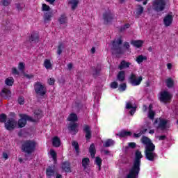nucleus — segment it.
Segmentation results:
<instances>
[{"label":"nucleus","instance_id":"obj_49","mask_svg":"<svg viewBox=\"0 0 178 178\" xmlns=\"http://www.w3.org/2000/svg\"><path fill=\"white\" fill-rule=\"evenodd\" d=\"M17 101L19 105H24V97H19Z\"/></svg>","mask_w":178,"mask_h":178},{"label":"nucleus","instance_id":"obj_26","mask_svg":"<svg viewBox=\"0 0 178 178\" xmlns=\"http://www.w3.org/2000/svg\"><path fill=\"white\" fill-rule=\"evenodd\" d=\"M89 152H90V156L92 158H95L96 150H95V145H94V143H92L90 145V148H89Z\"/></svg>","mask_w":178,"mask_h":178},{"label":"nucleus","instance_id":"obj_7","mask_svg":"<svg viewBox=\"0 0 178 178\" xmlns=\"http://www.w3.org/2000/svg\"><path fill=\"white\" fill-rule=\"evenodd\" d=\"M17 126V120L13 118H8L7 121L4 123V127L8 131H12L16 129Z\"/></svg>","mask_w":178,"mask_h":178},{"label":"nucleus","instance_id":"obj_57","mask_svg":"<svg viewBox=\"0 0 178 178\" xmlns=\"http://www.w3.org/2000/svg\"><path fill=\"white\" fill-rule=\"evenodd\" d=\"M24 77H26V79H33L34 77V75L33 74H25Z\"/></svg>","mask_w":178,"mask_h":178},{"label":"nucleus","instance_id":"obj_21","mask_svg":"<svg viewBox=\"0 0 178 178\" xmlns=\"http://www.w3.org/2000/svg\"><path fill=\"white\" fill-rule=\"evenodd\" d=\"M38 40L40 38L38 37V34L35 33H32L31 37L29 38L30 42H38Z\"/></svg>","mask_w":178,"mask_h":178},{"label":"nucleus","instance_id":"obj_32","mask_svg":"<svg viewBox=\"0 0 178 178\" xmlns=\"http://www.w3.org/2000/svg\"><path fill=\"white\" fill-rule=\"evenodd\" d=\"M52 16H54V14L52 13V12L45 13L44 17V22H50L51 17H52Z\"/></svg>","mask_w":178,"mask_h":178},{"label":"nucleus","instance_id":"obj_42","mask_svg":"<svg viewBox=\"0 0 178 178\" xmlns=\"http://www.w3.org/2000/svg\"><path fill=\"white\" fill-rule=\"evenodd\" d=\"M95 163L97 165L99 168V170H101V165L102 164V159L101 158L97 156L95 158Z\"/></svg>","mask_w":178,"mask_h":178},{"label":"nucleus","instance_id":"obj_16","mask_svg":"<svg viewBox=\"0 0 178 178\" xmlns=\"http://www.w3.org/2000/svg\"><path fill=\"white\" fill-rule=\"evenodd\" d=\"M130 65H131V63L130 62H127L126 60H122L120 62V63L118 66V69L120 70H123V69H128V67H130Z\"/></svg>","mask_w":178,"mask_h":178},{"label":"nucleus","instance_id":"obj_55","mask_svg":"<svg viewBox=\"0 0 178 178\" xmlns=\"http://www.w3.org/2000/svg\"><path fill=\"white\" fill-rule=\"evenodd\" d=\"M118 83L117 82H113V83H111V87L112 88H118Z\"/></svg>","mask_w":178,"mask_h":178},{"label":"nucleus","instance_id":"obj_8","mask_svg":"<svg viewBox=\"0 0 178 178\" xmlns=\"http://www.w3.org/2000/svg\"><path fill=\"white\" fill-rule=\"evenodd\" d=\"M159 99L163 104H169L172 101V95L166 90L161 91L159 93Z\"/></svg>","mask_w":178,"mask_h":178},{"label":"nucleus","instance_id":"obj_62","mask_svg":"<svg viewBox=\"0 0 178 178\" xmlns=\"http://www.w3.org/2000/svg\"><path fill=\"white\" fill-rule=\"evenodd\" d=\"M124 47L127 49H129V48H130V44H129V42H125L124 44Z\"/></svg>","mask_w":178,"mask_h":178},{"label":"nucleus","instance_id":"obj_30","mask_svg":"<svg viewBox=\"0 0 178 178\" xmlns=\"http://www.w3.org/2000/svg\"><path fill=\"white\" fill-rule=\"evenodd\" d=\"M65 48V45L63 43L60 42L57 47V55H62V52H63V49Z\"/></svg>","mask_w":178,"mask_h":178},{"label":"nucleus","instance_id":"obj_59","mask_svg":"<svg viewBox=\"0 0 178 178\" xmlns=\"http://www.w3.org/2000/svg\"><path fill=\"white\" fill-rule=\"evenodd\" d=\"M49 84L50 86H52V85L55 84V80L52 78H50L49 80Z\"/></svg>","mask_w":178,"mask_h":178},{"label":"nucleus","instance_id":"obj_46","mask_svg":"<svg viewBox=\"0 0 178 178\" xmlns=\"http://www.w3.org/2000/svg\"><path fill=\"white\" fill-rule=\"evenodd\" d=\"M42 12H49L51 10V7L45 3H43L42 6Z\"/></svg>","mask_w":178,"mask_h":178},{"label":"nucleus","instance_id":"obj_61","mask_svg":"<svg viewBox=\"0 0 178 178\" xmlns=\"http://www.w3.org/2000/svg\"><path fill=\"white\" fill-rule=\"evenodd\" d=\"M3 158H4V159H8V158H9V156L8 155V153L3 152Z\"/></svg>","mask_w":178,"mask_h":178},{"label":"nucleus","instance_id":"obj_53","mask_svg":"<svg viewBox=\"0 0 178 178\" xmlns=\"http://www.w3.org/2000/svg\"><path fill=\"white\" fill-rule=\"evenodd\" d=\"M12 73H13V74H16V75L19 74V71H17V69H16V67L12 68Z\"/></svg>","mask_w":178,"mask_h":178},{"label":"nucleus","instance_id":"obj_33","mask_svg":"<svg viewBox=\"0 0 178 178\" xmlns=\"http://www.w3.org/2000/svg\"><path fill=\"white\" fill-rule=\"evenodd\" d=\"M165 83L168 88H172V87H173L175 84V81H173V79H172V78H168V79H166Z\"/></svg>","mask_w":178,"mask_h":178},{"label":"nucleus","instance_id":"obj_58","mask_svg":"<svg viewBox=\"0 0 178 178\" xmlns=\"http://www.w3.org/2000/svg\"><path fill=\"white\" fill-rule=\"evenodd\" d=\"M143 134H141V132L140 131V133L138 134H134V137L135 138H139V137H141Z\"/></svg>","mask_w":178,"mask_h":178},{"label":"nucleus","instance_id":"obj_10","mask_svg":"<svg viewBox=\"0 0 178 178\" xmlns=\"http://www.w3.org/2000/svg\"><path fill=\"white\" fill-rule=\"evenodd\" d=\"M129 81L132 86H140L141 81H143V76H140L139 77H137V75L131 74L129 78Z\"/></svg>","mask_w":178,"mask_h":178},{"label":"nucleus","instance_id":"obj_1","mask_svg":"<svg viewBox=\"0 0 178 178\" xmlns=\"http://www.w3.org/2000/svg\"><path fill=\"white\" fill-rule=\"evenodd\" d=\"M141 158H143L141 152L137 150L135 153L134 165L129 170V173L127 175V178H136L138 176V174L140 173V166L141 165Z\"/></svg>","mask_w":178,"mask_h":178},{"label":"nucleus","instance_id":"obj_41","mask_svg":"<svg viewBox=\"0 0 178 178\" xmlns=\"http://www.w3.org/2000/svg\"><path fill=\"white\" fill-rule=\"evenodd\" d=\"M72 147H74L76 154H79V149H80V147L79 146V143H77L76 141H73Z\"/></svg>","mask_w":178,"mask_h":178},{"label":"nucleus","instance_id":"obj_13","mask_svg":"<svg viewBox=\"0 0 178 178\" xmlns=\"http://www.w3.org/2000/svg\"><path fill=\"white\" fill-rule=\"evenodd\" d=\"M0 95L4 99H9L10 97H12V92L10 90H9V89L3 88L1 90V92H0Z\"/></svg>","mask_w":178,"mask_h":178},{"label":"nucleus","instance_id":"obj_48","mask_svg":"<svg viewBox=\"0 0 178 178\" xmlns=\"http://www.w3.org/2000/svg\"><path fill=\"white\" fill-rule=\"evenodd\" d=\"M99 72H101V67L94 68L93 76H98L99 74Z\"/></svg>","mask_w":178,"mask_h":178},{"label":"nucleus","instance_id":"obj_15","mask_svg":"<svg viewBox=\"0 0 178 178\" xmlns=\"http://www.w3.org/2000/svg\"><path fill=\"white\" fill-rule=\"evenodd\" d=\"M168 124V120L160 118L159 126L157 127V129H161V130H165L166 129V125Z\"/></svg>","mask_w":178,"mask_h":178},{"label":"nucleus","instance_id":"obj_5","mask_svg":"<svg viewBox=\"0 0 178 178\" xmlns=\"http://www.w3.org/2000/svg\"><path fill=\"white\" fill-rule=\"evenodd\" d=\"M166 6V0H154L153 2V9L156 12H162L165 10Z\"/></svg>","mask_w":178,"mask_h":178},{"label":"nucleus","instance_id":"obj_50","mask_svg":"<svg viewBox=\"0 0 178 178\" xmlns=\"http://www.w3.org/2000/svg\"><path fill=\"white\" fill-rule=\"evenodd\" d=\"M25 65L24 63H19L18 65L19 70H24Z\"/></svg>","mask_w":178,"mask_h":178},{"label":"nucleus","instance_id":"obj_36","mask_svg":"<svg viewBox=\"0 0 178 178\" xmlns=\"http://www.w3.org/2000/svg\"><path fill=\"white\" fill-rule=\"evenodd\" d=\"M144 12V7H143L141 5H138V8H136V15L138 16H141Z\"/></svg>","mask_w":178,"mask_h":178},{"label":"nucleus","instance_id":"obj_19","mask_svg":"<svg viewBox=\"0 0 178 178\" xmlns=\"http://www.w3.org/2000/svg\"><path fill=\"white\" fill-rule=\"evenodd\" d=\"M126 79V74L124 71H120L117 75V80L120 81V83H123Z\"/></svg>","mask_w":178,"mask_h":178},{"label":"nucleus","instance_id":"obj_22","mask_svg":"<svg viewBox=\"0 0 178 178\" xmlns=\"http://www.w3.org/2000/svg\"><path fill=\"white\" fill-rule=\"evenodd\" d=\"M34 116L35 119H33V120H35V122H38V120H40V119L42 118L41 110H35L34 111Z\"/></svg>","mask_w":178,"mask_h":178},{"label":"nucleus","instance_id":"obj_45","mask_svg":"<svg viewBox=\"0 0 178 178\" xmlns=\"http://www.w3.org/2000/svg\"><path fill=\"white\" fill-rule=\"evenodd\" d=\"M0 3L3 6H9V4L12 3V0H1Z\"/></svg>","mask_w":178,"mask_h":178},{"label":"nucleus","instance_id":"obj_12","mask_svg":"<svg viewBox=\"0 0 178 178\" xmlns=\"http://www.w3.org/2000/svg\"><path fill=\"white\" fill-rule=\"evenodd\" d=\"M103 19L106 24L113 20V14L111 11H106L103 14Z\"/></svg>","mask_w":178,"mask_h":178},{"label":"nucleus","instance_id":"obj_64","mask_svg":"<svg viewBox=\"0 0 178 178\" xmlns=\"http://www.w3.org/2000/svg\"><path fill=\"white\" fill-rule=\"evenodd\" d=\"M9 116H10V118H12L13 119V118H15V116H16V114L15 113H10L9 114Z\"/></svg>","mask_w":178,"mask_h":178},{"label":"nucleus","instance_id":"obj_23","mask_svg":"<svg viewBox=\"0 0 178 178\" xmlns=\"http://www.w3.org/2000/svg\"><path fill=\"white\" fill-rule=\"evenodd\" d=\"M62 170H65L66 172H70V163L65 161L62 165Z\"/></svg>","mask_w":178,"mask_h":178},{"label":"nucleus","instance_id":"obj_35","mask_svg":"<svg viewBox=\"0 0 178 178\" xmlns=\"http://www.w3.org/2000/svg\"><path fill=\"white\" fill-rule=\"evenodd\" d=\"M131 44L134 47H136V48H140L143 46V41L141 40H134L131 42Z\"/></svg>","mask_w":178,"mask_h":178},{"label":"nucleus","instance_id":"obj_25","mask_svg":"<svg viewBox=\"0 0 178 178\" xmlns=\"http://www.w3.org/2000/svg\"><path fill=\"white\" fill-rule=\"evenodd\" d=\"M58 22L60 24H67V17L66 15L63 14L60 15V17L58 18Z\"/></svg>","mask_w":178,"mask_h":178},{"label":"nucleus","instance_id":"obj_56","mask_svg":"<svg viewBox=\"0 0 178 178\" xmlns=\"http://www.w3.org/2000/svg\"><path fill=\"white\" fill-rule=\"evenodd\" d=\"M15 6L17 10H22V4L17 3H15Z\"/></svg>","mask_w":178,"mask_h":178},{"label":"nucleus","instance_id":"obj_37","mask_svg":"<svg viewBox=\"0 0 178 178\" xmlns=\"http://www.w3.org/2000/svg\"><path fill=\"white\" fill-rule=\"evenodd\" d=\"M90 163V159L88 158H83L82 159V166L83 169H87V165Z\"/></svg>","mask_w":178,"mask_h":178},{"label":"nucleus","instance_id":"obj_3","mask_svg":"<svg viewBox=\"0 0 178 178\" xmlns=\"http://www.w3.org/2000/svg\"><path fill=\"white\" fill-rule=\"evenodd\" d=\"M122 42L123 41L120 38L113 41V54H114L115 55H122L124 54V51H123L122 49V47H120Z\"/></svg>","mask_w":178,"mask_h":178},{"label":"nucleus","instance_id":"obj_47","mask_svg":"<svg viewBox=\"0 0 178 178\" xmlns=\"http://www.w3.org/2000/svg\"><path fill=\"white\" fill-rule=\"evenodd\" d=\"M50 155L52 157L53 161H54V162H56V152H55V150L54 149H51Z\"/></svg>","mask_w":178,"mask_h":178},{"label":"nucleus","instance_id":"obj_43","mask_svg":"<svg viewBox=\"0 0 178 178\" xmlns=\"http://www.w3.org/2000/svg\"><path fill=\"white\" fill-rule=\"evenodd\" d=\"M8 119V116L5 113H2L0 115V122L1 123H6V120Z\"/></svg>","mask_w":178,"mask_h":178},{"label":"nucleus","instance_id":"obj_31","mask_svg":"<svg viewBox=\"0 0 178 178\" xmlns=\"http://www.w3.org/2000/svg\"><path fill=\"white\" fill-rule=\"evenodd\" d=\"M116 136H118V137H127L129 136H131V132L130 131H122L119 134H117Z\"/></svg>","mask_w":178,"mask_h":178},{"label":"nucleus","instance_id":"obj_38","mask_svg":"<svg viewBox=\"0 0 178 178\" xmlns=\"http://www.w3.org/2000/svg\"><path fill=\"white\" fill-rule=\"evenodd\" d=\"M144 60H147V56L140 55L136 58V62L139 64L143 63V62H144Z\"/></svg>","mask_w":178,"mask_h":178},{"label":"nucleus","instance_id":"obj_17","mask_svg":"<svg viewBox=\"0 0 178 178\" xmlns=\"http://www.w3.org/2000/svg\"><path fill=\"white\" fill-rule=\"evenodd\" d=\"M79 127V124L77 122H74L72 124H70V126L68 127L70 131H72L74 134H76L79 130L77 128Z\"/></svg>","mask_w":178,"mask_h":178},{"label":"nucleus","instance_id":"obj_2","mask_svg":"<svg viewBox=\"0 0 178 178\" xmlns=\"http://www.w3.org/2000/svg\"><path fill=\"white\" fill-rule=\"evenodd\" d=\"M34 149H35V142L33 140H26L22 145V152H25V154H28V155L33 154Z\"/></svg>","mask_w":178,"mask_h":178},{"label":"nucleus","instance_id":"obj_9","mask_svg":"<svg viewBox=\"0 0 178 178\" xmlns=\"http://www.w3.org/2000/svg\"><path fill=\"white\" fill-rule=\"evenodd\" d=\"M21 118H20L18 120V122H17L18 124V127H20V129H22V127H24V126L27 124V120H29V122H35V120L33 119V118L26 114L22 115Z\"/></svg>","mask_w":178,"mask_h":178},{"label":"nucleus","instance_id":"obj_6","mask_svg":"<svg viewBox=\"0 0 178 178\" xmlns=\"http://www.w3.org/2000/svg\"><path fill=\"white\" fill-rule=\"evenodd\" d=\"M154 151H155V147H150L149 149L147 147V149H145V158H146V159H147V161L154 162V161H155V159L158 158V154H156V153L154 152Z\"/></svg>","mask_w":178,"mask_h":178},{"label":"nucleus","instance_id":"obj_52","mask_svg":"<svg viewBox=\"0 0 178 178\" xmlns=\"http://www.w3.org/2000/svg\"><path fill=\"white\" fill-rule=\"evenodd\" d=\"M130 28V24H126L125 25H124V26L121 27V31H124V30H126V29H129Z\"/></svg>","mask_w":178,"mask_h":178},{"label":"nucleus","instance_id":"obj_63","mask_svg":"<svg viewBox=\"0 0 178 178\" xmlns=\"http://www.w3.org/2000/svg\"><path fill=\"white\" fill-rule=\"evenodd\" d=\"M67 68H68L69 70H72V69L73 68V64L69 63L67 65Z\"/></svg>","mask_w":178,"mask_h":178},{"label":"nucleus","instance_id":"obj_11","mask_svg":"<svg viewBox=\"0 0 178 178\" xmlns=\"http://www.w3.org/2000/svg\"><path fill=\"white\" fill-rule=\"evenodd\" d=\"M140 140L142 144H144V145H145V149H147V148H154L155 147V145L152 143L151 139H149V138L147 136H143Z\"/></svg>","mask_w":178,"mask_h":178},{"label":"nucleus","instance_id":"obj_29","mask_svg":"<svg viewBox=\"0 0 178 178\" xmlns=\"http://www.w3.org/2000/svg\"><path fill=\"white\" fill-rule=\"evenodd\" d=\"M68 3L71 5L72 10H74L77 8V5H79V0H70Z\"/></svg>","mask_w":178,"mask_h":178},{"label":"nucleus","instance_id":"obj_34","mask_svg":"<svg viewBox=\"0 0 178 178\" xmlns=\"http://www.w3.org/2000/svg\"><path fill=\"white\" fill-rule=\"evenodd\" d=\"M67 120L69 122H77V115H76L75 113H71L68 117Z\"/></svg>","mask_w":178,"mask_h":178},{"label":"nucleus","instance_id":"obj_18","mask_svg":"<svg viewBox=\"0 0 178 178\" xmlns=\"http://www.w3.org/2000/svg\"><path fill=\"white\" fill-rule=\"evenodd\" d=\"M83 131L86 134V140H90L91 138V128L88 125H85L83 127Z\"/></svg>","mask_w":178,"mask_h":178},{"label":"nucleus","instance_id":"obj_27","mask_svg":"<svg viewBox=\"0 0 178 178\" xmlns=\"http://www.w3.org/2000/svg\"><path fill=\"white\" fill-rule=\"evenodd\" d=\"M155 116V112L152 111V104L149 105V113H148V118L153 120Z\"/></svg>","mask_w":178,"mask_h":178},{"label":"nucleus","instance_id":"obj_4","mask_svg":"<svg viewBox=\"0 0 178 178\" xmlns=\"http://www.w3.org/2000/svg\"><path fill=\"white\" fill-rule=\"evenodd\" d=\"M34 90L35 92L38 95H40V97H44L45 94H47V88H45V85L41 83V82H36L34 84Z\"/></svg>","mask_w":178,"mask_h":178},{"label":"nucleus","instance_id":"obj_24","mask_svg":"<svg viewBox=\"0 0 178 178\" xmlns=\"http://www.w3.org/2000/svg\"><path fill=\"white\" fill-rule=\"evenodd\" d=\"M53 147H60V139L58 136H55L52 139Z\"/></svg>","mask_w":178,"mask_h":178},{"label":"nucleus","instance_id":"obj_51","mask_svg":"<svg viewBox=\"0 0 178 178\" xmlns=\"http://www.w3.org/2000/svg\"><path fill=\"white\" fill-rule=\"evenodd\" d=\"M126 83H122L120 85V91H126Z\"/></svg>","mask_w":178,"mask_h":178},{"label":"nucleus","instance_id":"obj_40","mask_svg":"<svg viewBox=\"0 0 178 178\" xmlns=\"http://www.w3.org/2000/svg\"><path fill=\"white\" fill-rule=\"evenodd\" d=\"M44 66L47 69H51V67H52V64L51 63V60L46 59L44 62Z\"/></svg>","mask_w":178,"mask_h":178},{"label":"nucleus","instance_id":"obj_28","mask_svg":"<svg viewBox=\"0 0 178 178\" xmlns=\"http://www.w3.org/2000/svg\"><path fill=\"white\" fill-rule=\"evenodd\" d=\"M115 145V140L112 139H108L105 141L104 144L103 145V147H105L106 148H108V147H112V145Z\"/></svg>","mask_w":178,"mask_h":178},{"label":"nucleus","instance_id":"obj_60","mask_svg":"<svg viewBox=\"0 0 178 178\" xmlns=\"http://www.w3.org/2000/svg\"><path fill=\"white\" fill-rule=\"evenodd\" d=\"M165 139H166V136H165V135H162V136H159V140H165Z\"/></svg>","mask_w":178,"mask_h":178},{"label":"nucleus","instance_id":"obj_54","mask_svg":"<svg viewBox=\"0 0 178 178\" xmlns=\"http://www.w3.org/2000/svg\"><path fill=\"white\" fill-rule=\"evenodd\" d=\"M136 145H137L136 144V143H128V146H129L130 148H132V149L136 148Z\"/></svg>","mask_w":178,"mask_h":178},{"label":"nucleus","instance_id":"obj_44","mask_svg":"<svg viewBox=\"0 0 178 178\" xmlns=\"http://www.w3.org/2000/svg\"><path fill=\"white\" fill-rule=\"evenodd\" d=\"M5 83L6 84V86H9L10 87L13 86V78H7L5 80Z\"/></svg>","mask_w":178,"mask_h":178},{"label":"nucleus","instance_id":"obj_20","mask_svg":"<svg viewBox=\"0 0 178 178\" xmlns=\"http://www.w3.org/2000/svg\"><path fill=\"white\" fill-rule=\"evenodd\" d=\"M126 109H131L129 113L133 116L134 113H136V111H137V108L131 105V102H127L126 104Z\"/></svg>","mask_w":178,"mask_h":178},{"label":"nucleus","instance_id":"obj_39","mask_svg":"<svg viewBox=\"0 0 178 178\" xmlns=\"http://www.w3.org/2000/svg\"><path fill=\"white\" fill-rule=\"evenodd\" d=\"M46 175L47 176H54V175H55V171H54L52 168L49 167L46 170Z\"/></svg>","mask_w":178,"mask_h":178},{"label":"nucleus","instance_id":"obj_14","mask_svg":"<svg viewBox=\"0 0 178 178\" xmlns=\"http://www.w3.org/2000/svg\"><path fill=\"white\" fill-rule=\"evenodd\" d=\"M172 22H173V16L170 15H166L163 19V23L165 27H169L172 24Z\"/></svg>","mask_w":178,"mask_h":178}]
</instances>
